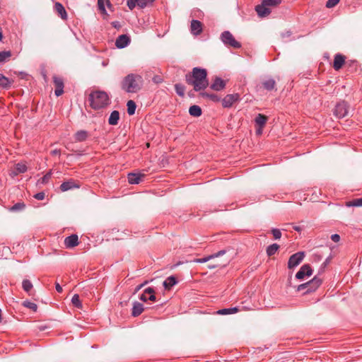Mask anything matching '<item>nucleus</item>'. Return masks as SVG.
Listing matches in <instances>:
<instances>
[{
	"label": "nucleus",
	"mask_w": 362,
	"mask_h": 362,
	"mask_svg": "<svg viewBox=\"0 0 362 362\" xmlns=\"http://www.w3.org/2000/svg\"><path fill=\"white\" fill-rule=\"evenodd\" d=\"M240 95L238 93L227 95L222 100V105L223 107H230L233 104L239 100Z\"/></svg>",
	"instance_id": "f8f14e48"
},
{
	"label": "nucleus",
	"mask_w": 362,
	"mask_h": 362,
	"mask_svg": "<svg viewBox=\"0 0 362 362\" xmlns=\"http://www.w3.org/2000/svg\"><path fill=\"white\" fill-rule=\"evenodd\" d=\"M12 56L11 51L0 52V63H4L8 61L9 58Z\"/></svg>",
	"instance_id": "473e14b6"
},
{
	"label": "nucleus",
	"mask_w": 362,
	"mask_h": 362,
	"mask_svg": "<svg viewBox=\"0 0 362 362\" xmlns=\"http://www.w3.org/2000/svg\"><path fill=\"white\" fill-rule=\"evenodd\" d=\"M1 322V310L0 309V322Z\"/></svg>",
	"instance_id": "0e129e2a"
},
{
	"label": "nucleus",
	"mask_w": 362,
	"mask_h": 362,
	"mask_svg": "<svg viewBox=\"0 0 362 362\" xmlns=\"http://www.w3.org/2000/svg\"><path fill=\"white\" fill-rule=\"evenodd\" d=\"M148 283V281H144L143 284H140L139 286H137L136 288V291H139V289H141L144 285H146V284Z\"/></svg>",
	"instance_id": "6e6d98bb"
},
{
	"label": "nucleus",
	"mask_w": 362,
	"mask_h": 362,
	"mask_svg": "<svg viewBox=\"0 0 362 362\" xmlns=\"http://www.w3.org/2000/svg\"><path fill=\"white\" fill-rule=\"evenodd\" d=\"M239 309L237 307L229 308H223L218 310L217 311V314L218 315H230L234 314L238 312Z\"/></svg>",
	"instance_id": "c85d7f7f"
},
{
	"label": "nucleus",
	"mask_w": 362,
	"mask_h": 362,
	"mask_svg": "<svg viewBox=\"0 0 362 362\" xmlns=\"http://www.w3.org/2000/svg\"><path fill=\"white\" fill-rule=\"evenodd\" d=\"M272 233L274 238V239H280L281 237V232L279 229L277 228H272Z\"/></svg>",
	"instance_id": "a18cd8bd"
},
{
	"label": "nucleus",
	"mask_w": 362,
	"mask_h": 362,
	"mask_svg": "<svg viewBox=\"0 0 362 362\" xmlns=\"http://www.w3.org/2000/svg\"><path fill=\"white\" fill-rule=\"evenodd\" d=\"M22 288L29 296H32L33 285L28 279H24L22 282Z\"/></svg>",
	"instance_id": "393cba45"
},
{
	"label": "nucleus",
	"mask_w": 362,
	"mask_h": 362,
	"mask_svg": "<svg viewBox=\"0 0 362 362\" xmlns=\"http://www.w3.org/2000/svg\"><path fill=\"white\" fill-rule=\"evenodd\" d=\"M119 119V112L117 110H114L111 112L108 119V123L110 125H117Z\"/></svg>",
	"instance_id": "a878e982"
},
{
	"label": "nucleus",
	"mask_w": 362,
	"mask_h": 362,
	"mask_svg": "<svg viewBox=\"0 0 362 362\" xmlns=\"http://www.w3.org/2000/svg\"><path fill=\"white\" fill-rule=\"evenodd\" d=\"M201 95L204 98H209L211 100L214 102H219L221 100V98L216 94L214 93H201Z\"/></svg>",
	"instance_id": "f704fd0d"
},
{
	"label": "nucleus",
	"mask_w": 362,
	"mask_h": 362,
	"mask_svg": "<svg viewBox=\"0 0 362 362\" xmlns=\"http://www.w3.org/2000/svg\"><path fill=\"white\" fill-rule=\"evenodd\" d=\"M33 197L35 199H36L37 200H43L45 199V194L43 192H40L36 193Z\"/></svg>",
	"instance_id": "09e8293b"
},
{
	"label": "nucleus",
	"mask_w": 362,
	"mask_h": 362,
	"mask_svg": "<svg viewBox=\"0 0 362 362\" xmlns=\"http://www.w3.org/2000/svg\"><path fill=\"white\" fill-rule=\"evenodd\" d=\"M143 82L141 76L136 74H129L122 81L121 88L128 93H135L141 89Z\"/></svg>",
	"instance_id": "f03ea898"
},
{
	"label": "nucleus",
	"mask_w": 362,
	"mask_h": 362,
	"mask_svg": "<svg viewBox=\"0 0 362 362\" xmlns=\"http://www.w3.org/2000/svg\"><path fill=\"white\" fill-rule=\"evenodd\" d=\"M144 310V305L141 303L136 301L133 303L132 315L133 317H138L143 313Z\"/></svg>",
	"instance_id": "aec40b11"
},
{
	"label": "nucleus",
	"mask_w": 362,
	"mask_h": 362,
	"mask_svg": "<svg viewBox=\"0 0 362 362\" xmlns=\"http://www.w3.org/2000/svg\"><path fill=\"white\" fill-rule=\"evenodd\" d=\"M346 57L341 54H336L334 58L333 68L336 71H339L345 63Z\"/></svg>",
	"instance_id": "4468645a"
},
{
	"label": "nucleus",
	"mask_w": 362,
	"mask_h": 362,
	"mask_svg": "<svg viewBox=\"0 0 362 362\" xmlns=\"http://www.w3.org/2000/svg\"><path fill=\"white\" fill-rule=\"evenodd\" d=\"M155 0H148V4H151Z\"/></svg>",
	"instance_id": "e2e57ef3"
},
{
	"label": "nucleus",
	"mask_w": 362,
	"mask_h": 362,
	"mask_svg": "<svg viewBox=\"0 0 362 362\" xmlns=\"http://www.w3.org/2000/svg\"><path fill=\"white\" fill-rule=\"evenodd\" d=\"M88 132L86 130H79L74 134V139L77 142L84 141L88 137Z\"/></svg>",
	"instance_id": "4be33fe9"
},
{
	"label": "nucleus",
	"mask_w": 362,
	"mask_h": 362,
	"mask_svg": "<svg viewBox=\"0 0 362 362\" xmlns=\"http://www.w3.org/2000/svg\"><path fill=\"white\" fill-rule=\"evenodd\" d=\"M186 82L194 87L195 91L204 90L209 86L206 69L194 67L192 72L185 75Z\"/></svg>",
	"instance_id": "f257e3e1"
},
{
	"label": "nucleus",
	"mask_w": 362,
	"mask_h": 362,
	"mask_svg": "<svg viewBox=\"0 0 362 362\" xmlns=\"http://www.w3.org/2000/svg\"><path fill=\"white\" fill-rule=\"evenodd\" d=\"M226 252V251L225 250H222L218 251L216 253L212 254L211 256H213V259H214V258L218 257L220 256L223 255Z\"/></svg>",
	"instance_id": "8fccbe9b"
},
{
	"label": "nucleus",
	"mask_w": 362,
	"mask_h": 362,
	"mask_svg": "<svg viewBox=\"0 0 362 362\" xmlns=\"http://www.w3.org/2000/svg\"><path fill=\"white\" fill-rule=\"evenodd\" d=\"M279 245L276 243L272 244L267 247L266 252L267 256L274 255L279 250Z\"/></svg>",
	"instance_id": "c756f323"
},
{
	"label": "nucleus",
	"mask_w": 362,
	"mask_h": 362,
	"mask_svg": "<svg viewBox=\"0 0 362 362\" xmlns=\"http://www.w3.org/2000/svg\"><path fill=\"white\" fill-rule=\"evenodd\" d=\"M262 84L263 88L265 90H268V91H271V90H273L275 89L276 81L273 78H268V79L264 81L262 83Z\"/></svg>",
	"instance_id": "b1692460"
},
{
	"label": "nucleus",
	"mask_w": 362,
	"mask_h": 362,
	"mask_svg": "<svg viewBox=\"0 0 362 362\" xmlns=\"http://www.w3.org/2000/svg\"><path fill=\"white\" fill-rule=\"evenodd\" d=\"M226 87V82L220 77H216L210 88L216 91H220Z\"/></svg>",
	"instance_id": "a211bd4d"
},
{
	"label": "nucleus",
	"mask_w": 362,
	"mask_h": 362,
	"mask_svg": "<svg viewBox=\"0 0 362 362\" xmlns=\"http://www.w3.org/2000/svg\"><path fill=\"white\" fill-rule=\"evenodd\" d=\"M19 173H17V171L15 170L14 171H13L11 173V175L14 177V176H16L18 175Z\"/></svg>",
	"instance_id": "13d9d810"
},
{
	"label": "nucleus",
	"mask_w": 362,
	"mask_h": 362,
	"mask_svg": "<svg viewBox=\"0 0 362 362\" xmlns=\"http://www.w3.org/2000/svg\"><path fill=\"white\" fill-rule=\"evenodd\" d=\"M211 259H213V256H211V255L204 257L203 258L194 259L192 262H197V263H205V262H207L208 261H209Z\"/></svg>",
	"instance_id": "79ce46f5"
},
{
	"label": "nucleus",
	"mask_w": 362,
	"mask_h": 362,
	"mask_svg": "<svg viewBox=\"0 0 362 362\" xmlns=\"http://www.w3.org/2000/svg\"><path fill=\"white\" fill-rule=\"evenodd\" d=\"M71 303H73V305L78 308H80L82 307V303L80 300V298H79V296L78 294H74L71 298Z\"/></svg>",
	"instance_id": "58836bf2"
},
{
	"label": "nucleus",
	"mask_w": 362,
	"mask_h": 362,
	"mask_svg": "<svg viewBox=\"0 0 362 362\" xmlns=\"http://www.w3.org/2000/svg\"><path fill=\"white\" fill-rule=\"evenodd\" d=\"M220 266H221V264H209L207 265V267H208L209 269H215V268H216V267H220Z\"/></svg>",
	"instance_id": "603ef678"
},
{
	"label": "nucleus",
	"mask_w": 362,
	"mask_h": 362,
	"mask_svg": "<svg viewBox=\"0 0 362 362\" xmlns=\"http://www.w3.org/2000/svg\"><path fill=\"white\" fill-rule=\"evenodd\" d=\"M221 40L226 46H230L235 49L241 47V44L238 42L233 35L229 31H224L221 35Z\"/></svg>",
	"instance_id": "423d86ee"
},
{
	"label": "nucleus",
	"mask_w": 362,
	"mask_h": 362,
	"mask_svg": "<svg viewBox=\"0 0 362 362\" xmlns=\"http://www.w3.org/2000/svg\"><path fill=\"white\" fill-rule=\"evenodd\" d=\"M293 229L296 231H300L301 228L300 226H293Z\"/></svg>",
	"instance_id": "bf43d9fd"
},
{
	"label": "nucleus",
	"mask_w": 362,
	"mask_h": 362,
	"mask_svg": "<svg viewBox=\"0 0 362 362\" xmlns=\"http://www.w3.org/2000/svg\"><path fill=\"white\" fill-rule=\"evenodd\" d=\"M177 283L175 276H170L168 277L163 282V286L165 289H170L173 286Z\"/></svg>",
	"instance_id": "bb28decb"
},
{
	"label": "nucleus",
	"mask_w": 362,
	"mask_h": 362,
	"mask_svg": "<svg viewBox=\"0 0 362 362\" xmlns=\"http://www.w3.org/2000/svg\"><path fill=\"white\" fill-rule=\"evenodd\" d=\"M130 43V38L127 35H119L115 41V45L117 48L122 49Z\"/></svg>",
	"instance_id": "dca6fc26"
},
{
	"label": "nucleus",
	"mask_w": 362,
	"mask_h": 362,
	"mask_svg": "<svg viewBox=\"0 0 362 362\" xmlns=\"http://www.w3.org/2000/svg\"><path fill=\"white\" fill-rule=\"evenodd\" d=\"M90 105L94 110H100L110 103L108 94L103 90H95L90 93L88 98Z\"/></svg>",
	"instance_id": "7ed1b4c3"
},
{
	"label": "nucleus",
	"mask_w": 362,
	"mask_h": 362,
	"mask_svg": "<svg viewBox=\"0 0 362 362\" xmlns=\"http://www.w3.org/2000/svg\"><path fill=\"white\" fill-rule=\"evenodd\" d=\"M127 112L129 115H133L135 113L136 105L134 100H129L127 103Z\"/></svg>",
	"instance_id": "7c9ffc66"
},
{
	"label": "nucleus",
	"mask_w": 362,
	"mask_h": 362,
	"mask_svg": "<svg viewBox=\"0 0 362 362\" xmlns=\"http://www.w3.org/2000/svg\"><path fill=\"white\" fill-rule=\"evenodd\" d=\"M175 90L178 95L181 97H183L185 95V87L184 85L181 83H176L175 85Z\"/></svg>",
	"instance_id": "c9c22d12"
},
{
	"label": "nucleus",
	"mask_w": 362,
	"mask_h": 362,
	"mask_svg": "<svg viewBox=\"0 0 362 362\" xmlns=\"http://www.w3.org/2000/svg\"><path fill=\"white\" fill-rule=\"evenodd\" d=\"M144 177V174L130 173L128 174V181L132 185L139 184L141 178Z\"/></svg>",
	"instance_id": "6ab92c4d"
},
{
	"label": "nucleus",
	"mask_w": 362,
	"mask_h": 362,
	"mask_svg": "<svg viewBox=\"0 0 362 362\" xmlns=\"http://www.w3.org/2000/svg\"><path fill=\"white\" fill-rule=\"evenodd\" d=\"M331 240L334 243H338L340 240V236L338 234H333L331 235Z\"/></svg>",
	"instance_id": "3c124183"
},
{
	"label": "nucleus",
	"mask_w": 362,
	"mask_h": 362,
	"mask_svg": "<svg viewBox=\"0 0 362 362\" xmlns=\"http://www.w3.org/2000/svg\"><path fill=\"white\" fill-rule=\"evenodd\" d=\"M267 120V118L266 116L259 114L256 118H255V122L257 125H259L260 127H262L264 126Z\"/></svg>",
	"instance_id": "72a5a7b5"
},
{
	"label": "nucleus",
	"mask_w": 362,
	"mask_h": 362,
	"mask_svg": "<svg viewBox=\"0 0 362 362\" xmlns=\"http://www.w3.org/2000/svg\"><path fill=\"white\" fill-rule=\"evenodd\" d=\"M78 237L76 234H72L64 240V245L66 248H72L78 245Z\"/></svg>",
	"instance_id": "2eb2a0df"
},
{
	"label": "nucleus",
	"mask_w": 362,
	"mask_h": 362,
	"mask_svg": "<svg viewBox=\"0 0 362 362\" xmlns=\"http://www.w3.org/2000/svg\"><path fill=\"white\" fill-rule=\"evenodd\" d=\"M2 37H3V35H2L1 28H0V41H1Z\"/></svg>",
	"instance_id": "052dcab7"
},
{
	"label": "nucleus",
	"mask_w": 362,
	"mask_h": 362,
	"mask_svg": "<svg viewBox=\"0 0 362 362\" xmlns=\"http://www.w3.org/2000/svg\"><path fill=\"white\" fill-rule=\"evenodd\" d=\"M313 274V270L309 264L303 265L300 270L296 273V277L298 279H303L305 276H310Z\"/></svg>",
	"instance_id": "ddd939ff"
},
{
	"label": "nucleus",
	"mask_w": 362,
	"mask_h": 362,
	"mask_svg": "<svg viewBox=\"0 0 362 362\" xmlns=\"http://www.w3.org/2000/svg\"><path fill=\"white\" fill-rule=\"evenodd\" d=\"M80 187V185L78 182L73 179L64 182L61 184L59 188L62 192H66L73 189H78Z\"/></svg>",
	"instance_id": "9d476101"
},
{
	"label": "nucleus",
	"mask_w": 362,
	"mask_h": 362,
	"mask_svg": "<svg viewBox=\"0 0 362 362\" xmlns=\"http://www.w3.org/2000/svg\"><path fill=\"white\" fill-rule=\"evenodd\" d=\"M127 5L130 10H132L136 7V3L135 0H127Z\"/></svg>",
	"instance_id": "de8ad7c7"
},
{
	"label": "nucleus",
	"mask_w": 362,
	"mask_h": 362,
	"mask_svg": "<svg viewBox=\"0 0 362 362\" xmlns=\"http://www.w3.org/2000/svg\"><path fill=\"white\" fill-rule=\"evenodd\" d=\"M23 305L25 308L31 309L33 311L36 312L37 310V305L29 300H25L23 303Z\"/></svg>",
	"instance_id": "a19ab883"
},
{
	"label": "nucleus",
	"mask_w": 362,
	"mask_h": 362,
	"mask_svg": "<svg viewBox=\"0 0 362 362\" xmlns=\"http://www.w3.org/2000/svg\"><path fill=\"white\" fill-rule=\"evenodd\" d=\"M13 81L0 74V87L4 89H9L11 86Z\"/></svg>",
	"instance_id": "5701e85b"
},
{
	"label": "nucleus",
	"mask_w": 362,
	"mask_h": 362,
	"mask_svg": "<svg viewBox=\"0 0 362 362\" xmlns=\"http://www.w3.org/2000/svg\"><path fill=\"white\" fill-rule=\"evenodd\" d=\"M55 288L58 293L62 292V287L58 283L56 284Z\"/></svg>",
	"instance_id": "5fc2aeb1"
},
{
	"label": "nucleus",
	"mask_w": 362,
	"mask_h": 362,
	"mask_svg": "<svg viewBox=\"0 0 362 362\" xmlns=\"http://www.w3.org/2000/svg\"><path fill=\"white\" fill-rule=\"evenodd\" d=\"M54 11L58 13V15L63 19H67V13L64 7V6L59 2L55 3L54 4Z\"/></svg>",
	"instance_id": "412c9836"
},
{
	"label": "nucleus",
	"mask_w": 362,
	"mask_h": 362,
	"mask_svg": "<svg viewBox=\"0 0 362 362\" xmlns=\"http://www.w3.org/2000/svg\"><path fill=\"white\" fill-rule=\"evenodd\" d=\"M281 3V0H262L261 4L255 6V11L259 17H267L271 13V8L276 7Z\"/></svg>",
	"instance_id": "20e7f679"
},
{
	"label": "nucleus",
	"mask_w": 362,
	"mask_h": 362,
	"mask_svg": "<svg viewBox=\"0 0 362 362\" xmlns=\"http://www.w3.org/2000/svg\"><path fill=\"white\" fill-rule=\"evenodd\" d=\"M329 259H327L323 262V264H322V267H323V268H325V267L327 265V264L329 263Z\"/></svg>",
	"instance_id": "4d7b16f0"
},
{
	"label": "nucleus",
	"mask_w": 362,
	"mask_h": 362,
	"mask_svg": "<svg viewBox=\"0 0 362 362\" xmlns=\"http://www.w3.org/2000/svg\"><path fill=\"white\" fill-rule=\"evenodd\" d=\"M117 24H118V22H113L112 23L113 26L115 27V28H117Z\"/></svg>",
	"instance_id": "680f3d73"
},
{
	"label": "nucleus",
	"mask_w": 362,
	"mask_h": 362,
	"mask_svg": "<svg viewBox=\"0 0 362 362\" xmlns=\"http://www.w3.org/2000/svg\"><path fill=\"white\" fill-rule=\"evenodd\" d=\"M347 206H362V198L354 199L346 203Z\"/></svg>",
	"instance_id": "ea45409f"
},
{
	"label": "nucleus",
	"mask_w": 362,
	"mask_h": 362,
	"mask_svg": "<svg viewBox=\"0 0 362 362\" xmlns=\"http://www.w3.org/2000/svg\"><path fill=\"white\" fill-rule=\"evenodd\" d=\"M53 82L55 87L54 94L56 96H60L64 93V81L61 77L54 76Z\"/></svg>",
	"instance_id": "1a4fd4ad"
},
{
	"label": "nucleus",
	"mask_w": 362,
	"mask_h": 362,
	"mask_svg": "<svg viewBox=\"0 0 362 362\" xmlns=\"http://www.w3.org/2000/svg\"><path fill=\"white\" fill-rule=\"evenodd\" d=\"M191 33L194 35H198L202 32V23L198 20H192L190 25Z\"/></svg>",
	"instance_id": "f3484780"
},
{
	"label": "nucleus",
	"mask_w": 362,
	"mask_h": 362,
	"mask_svg": "<svg viewBox=\"0 0 362 362\" xmlns=\"http://www.w3.org/2000/svg\"><path fill=\"white\" fill-rule=\"evenodd\" d=\"M15 168H16V170L17 171V173H19V174L24 173L28 170L27 166L25 164L22 163H17L16 165Z\"/></svg>",
	"instance_id": "4c0bfd02"
},
{
	"label": "nucleus",
	"mask_w": 362,
	"mask_h": 362,
	"mask_svg": "<svg viewBox=\"0 0 362 362\" xmlns=\"http://www.w3.org/2000/svg\"><path fill=\"white\" fill-rule=\"evenodd\" d=\"M25 204L23 202H18L12 206L9 210L11 211H19L25 209Z\"/></svg>",
	"instance_id": "e433bc0d"
},
{
	"label": "nucleus",
	"mask_w": 362,
	"mask_h": 362,
	"mask_svg": "<svg viewBox=\"0 0 362 362\" xmlns=\"http://www.w3.org/2000/svg\"><path fill=\"white\" fill-rule=\"evenodd\" d=\"M105 4L107 5V6H111L110 0H98V8L103 13H106V10L105 7Z\"/></svg>",
	"instance_id": "2f4dec72"
},
{
	"label": "nucleus",
	"mask_w": 362,
	"mask_h": 362,
	"mask_svg": "<svg viewBox=\"0 0 362 362\" xmlns=\"http://www.w3.org/2000/svg\"><path fill=\"white\" fill-rule=\"evenodd\" d=\"M202 109L199 106L194 105L189 109V113L193 117H199L202 115Z\"/></svg>",
	"instance_id": "cd10ccee"
},
{
	"label": "nucleus",
	"mask_w": 362,
	"mask_h": 362,
	"mask_svg": "<svg viewBox=\"0 0 362 362\" xmlns=\"http://www.w3.org/2000/svg\"><path fill=\"white\" fill-rule=\"evenodd\" d=\"M340 1V0H328L327 2H326V7L328 8H333L335 6H337L339 2Z\"/></svg>",
	"instance_id": "c03bdc74"
},
{
	"label": "nucleus",
	"mask_w": 362,
	"mask_h": 362,
	"mask_svg": "<svg viewBox=\"0 0 362 362\" xmlns=\"http://www.w3.org/2000/svg\"><path fill=\"white\" fill-rule=\"evenodd\" d=\"M136 3V6L140 8H144L148 5V0H135Z\"/></svg>",
	"instance_id": "49530a36"
},
{
	"label": "nucleus",
	"mask_w": 362,
	"mask_h": 362,
	"mask_svg": "<svg viewBox=\"0 0 362 362\" xmlns=\"http://www.w3.org/2000/svg\"><path fill=\"white\" fill-rule=\"evenodd\" d=\"M322 284V279L318 276H315L310 281L302 284L297 287L298 291L305 290L304 294L315 291Z\"/></svg>",
	"instance_id": "39448f33"
},
{
	"label": "nucleus",
	"mask_w": 362,
	"mask_h": 362,
	"mask_svg": "<svg viewBox=\"0 0 362 362\" xmlns=\"http://www.w3.org/2000/svg\"><path fill=\"white\" fill-rule=\"evenodd\" d=\"M305 257L304 252H298L293 255H292L288 259V269H293L297 267L303 259Z\"/></svg>",
	"instance_id": "0eeeda50"
},
{
	"label": "nucleus",
	"mask_w": 362,
	"mask_h": 362,
	"mask_svg": "<svg viewBox=\"0 0 362 362\" xmlns=\"http://www.w3.org/2000/svg\"><path fill=\"white\" fill-rule=\"evenodd\" d=\"M61 153L60 150L59 149H54L53 151H51V154L52 156H57V155H59Z\"/></svg>",
	"instance_id": "864d4df0"
},
{
	"label": "nucleus",
	"mask_w": 362,
	"mask_h": 362,
	"mask_svg": "<svg viewBox=\"0 0 362 362\" xmlns=\"http://www.w3.org/2000/svg\"><path fill=\"white\" fill-rule=\"evenodd\" d=\"M347 112V105L345 102L339 103L334 107V114L338 118L344 117Z\"/></svg>",
	"instance_id": "6e6552de"
},
{
	"label": "nucleus",
	"mask_w": 362,
	"mask_h": 362,
	"mask_svg": "<svg viewBox=\"0 0 362 362\" xmlns=\"http://www.w3.org/2000/svg\"><path fill=\"white\" fill-rule=\"evenodd\" d=\"M139 299L144 302H146L148 300L151 301H156V297L155 296L154 289L151 287L146 288L144 293L140 296Z\"/></svg>",
	"instance_id": "9b49d317"
},
{
	"label": "nucleus",
	"mask_w": 362,
	"mask_h": 362,
	"mask_svg": "<svg viewBox=\"0 0 362 362\" xmlns=\"http://www.w3.org/2000/svg\"><path fill=\"white\" fill-rule=\"evenodd\" d=\"M51 171L48 172L42 177H41L38 182L41 184H47L51 177Z\"/></svg>",
	"instance_id": "37998d69"
}]
</instances>
